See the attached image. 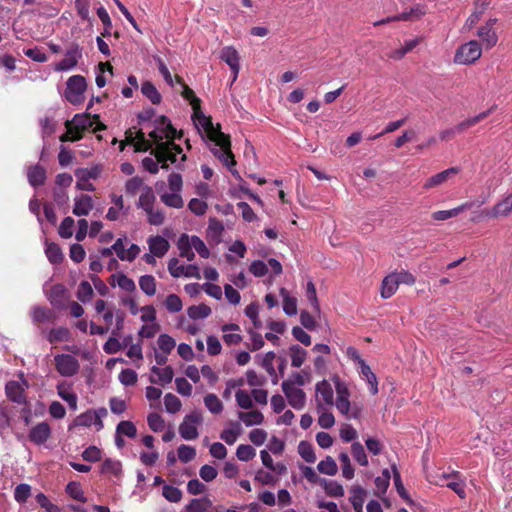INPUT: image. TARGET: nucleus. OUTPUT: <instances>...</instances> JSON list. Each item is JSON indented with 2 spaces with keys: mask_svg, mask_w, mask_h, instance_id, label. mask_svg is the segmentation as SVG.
Instances as JSON below:
<instances>
[{
  "mask_svg": "<svg viewBox=\"0 0 512 512\" xmlns=\"http://www.w3.org/2000/svg\"><path fill=\"white\" fill-rule=\"evenodd\" d=\"M153 130L149 133L152 140L154 149L150 154L163 162L165 169L168 168V163H177V156L181 155V161L186 160L185 154L182 153V148L174 143L175 139H181L182 133L178 132L173 127L171 121L166 116H159L153 122Z\"/></svg>",
  "mask_w": 512,
  "mask_h": 512,
  "instance_id": "1",
  "label": "nucleus"
},
{
  "mask_svg": "<svg viewBox=\"0 0 512 512\" xmlns=\"http://www.w3.org/2000/svg\"><path fill=\"white\" fill-rule=\"evenodd\" d=\"M192 119L195 127L201 133L202 138L206 137L214 143L210 148L215 157L225 165L234 176H239L238 172L233 169L236 162L231 151V141L227 134H224L220 126L215 127L210 117H207L200 109L196 107L193 110Z\"/></svg>",
  "mask_w": 512,
  "mask_h": 512,
  "instance_id": "2",
  "label": "nucleus"
},
{
  "mask_svg": "<svg viewBox=\"0 0 512 512\" xmlns=\"http://www.w3.org/2000/svg\"><path fill=\"white\" fill-rule=\"evenodd\" d=\"M482 55V47L479 41L470 40L460 45L454 55V63L459 65H471Z\"/></svg>",
  "mask_w": 512,
  "mask_h": 512,
  "instance_id": "3",
  "label": "nucleus"
},
{
  "mask_svg": "<svg viewBox=\"0 0 512 512\" xmlns=\"http://www.w3.org/2000/svg\"><path fill=\"white\" fill-rule=\"evenodd\" d=\"M492 111H493V108H490L487 111L481 112L474 117L468 118V119L458 123L456 126H454L452 128L442 130L439 133V139L441 141H448V140L452 139L456 134L462 133L466 129L476 125L481 120L485 119L487 116H489L491 114Z\"/></svg>",
  "mask_w": 512,
  "mask_h": 512,
  "instance_id": "4",
  "label": "nucleus"
},
{
  "mask_svg": "<svg viewBox=\"0 0 512 512\" xmlns=\"http://www.w3.org/2000/svg\"><path fill=\"white\" fill-rule=\"evenodd\" d=\"M497 18H489L483 25H481L476 32L480 39L481 47L489 50L495 47L498 43V35L495 29Z\"/></svg>",
  "mask_w": 512,
  "mask_h": 512,
  "instance_id": "5",
  "label": "nucleus"
},
{
  "mask_svg": "<svg viewBox=\"0 0 512 512\" xmlns=\"http://www.w3.org/2000/svg\"><path fill=\"white\" fill-rule=\"evenodd\" d=\"M85 89L86 81L83 76H71L67 81L65 97L70 103L79 104L83 100V93Z\"/></svg>",
  "mask_w": 512,
  "mask_h": 512,
  "instance_id": "6",
  "label": "nucleus"
},
{
  "mask_svg": "<svg viewBox=\"0 0 512 512\" xmlns=\"http://www.w3.org/2000/svg\"><path fill=\"white\" fill-rule=\"evenodd\" d=\"M201 413L194 411L184 417L183 422L179 426V434L185 440H194L198 437L197 425L202 422Z\"/></svg>",
  "mask_w": 512,
  "mask_h": 512,
  "instance_id": "7",
  "label": "nucleus"
},
{
  "mask_svg": "<svg viewBox=\"0 0 512 512\" xmlns=\"http://www.w3.org/2000/svg\"><path fill=\"white\" fill-rule=\"evenodd\" d=\"M107 416V409L102 407L95 411L88 410L79 416H77L74 420L75 426L82 427H90L94 424L97 427V430H101L103 428L102 418Z\"/></svg>",
  "mask_w": 512,
  "mask_h": 512,
  "instance_id": "8",
  "label": "nucleus"
},
{
  "mask_svg": "<svg viewBox=\"0 0 512 512\" xmlns=\"http://www.w3.org/2000/svg\"><path fill=\"white\" fill-rule=\"evenodd\" d=\"M281 387L290 406L296 410L304 408L306 394L301 388L295 387L294 383L290 381H283Z\"/></svg>",
  "mask_w": 512,
  "mask_h": 512,
  "instance_id": "9",
  "label": "nucleus"
},
{
  "mask_svg": "<svg viewBox=\"0 0 512 512\" xmlns=\"http://www.w3.org/2000/svg\"><path fill=\"white\" fill-rule=\"evenodd\" d=\"M512 213V192L498 201L492 208L485 209L481 215L488 219L507 217Z\"/></svg>",
  "mask_w": 512,
  "mask_h": 512,
  "instance_id": "10",
  "label": "nucleus"
},
{
  "mask_svg": "<svg viewBox=\"0 0 512 512\" xmlns=\"http://www.w3.org/2000/svg\"><path fill=\"white\" fill-rule=\"evenodd\" d=\"M82 57V50L78 44L73 43L65 53V57L55 64V71H69L77 66Z\"/></svg>",
  "mask_w": 512,
  "mask_h": 512,
  "instance_id": "11",
  "label": "nucleus"
},
{
  "mask_svg": "<svg viewBox=\"0 0 512 512\" xmlns=\"http://www.w3.org/2000/svg\"><path fill=\"white\" fill-rule=\"evenodd\" d=\"M28 387L26 380L19 381H9L5 386V393L9 400L17 404H26L27 399L25 395V388Z\"/></svg>",
  "mask_w": 512,
  "mask_h": 512,
  "instance_id": "12",
  "label": "nucleus"
},
{
  "mask_svg": "<svg viewBox=\"0 0 512 512\" xmlns=\"http://www.w3.org/2000/svg\"><path fill=\"white\" fill-rule=\"evenodd\" d=\"M352 359L358 363V371L363 379L369 385V390L372 395L378 393V381L376 375L372 372L370 366L359 356V354H351Z\"/></svg>",
  "mask_w": 512,
  "mask_h": 512,
  "instance_id": "13",
  "label": "nucleus"
},
{
  "mask_svg": "<svg viewBox=\"0 0 512 512\" xmlns=\"http://www.w3.org/2000/svg\"><path fill=\"white\" fill-rule=\"evenodd\" d=\"M55 363L57 371L63 376H72L79 370V363L72 354H57Z\"/></svg>",
  "mask_w": 512,
  "mask_h": 512,
  "instance_id": "14",
  "label": "nucleus"
},
{
  "mask_svg": "<svg viewBox=\"0 0 512 512\" xmlns=\"http://www.w3.org/2000/svg\"><path fill=\"white\" fill-rule=\"evenodd\" d=\"M333 389L331 384L322 380L316 384V405L317 411H321L324 409V405H332L333 404Z\"/></svg>",
  "mask_w": 512,
  "mask_h": 512,
  "instance_id": "15",
  "label": "nucleus"
},
{
  "mask_svg": "<svg viewBox=\"0 0 512 512\" xmlns=\"http://www.w3.org/2000/svg\"><path fill=\"white\" fill-rule=\"evenodd\" d=\"M487 201L486 198H483L481 201L477 202L478 206H481L485 204ZM474 205H476V202H465L453 209L450 210H439L432 213L431 217L433 220L436 221H445L447 219L453 218L458 216L460 213L464 212L465 210L471 209Z\"/></svg>",
  "mask_w": 512,
  "mask_h": 512,
  "instance_id": "16",
  "label": "nucleus"
},
{
  "mask_svg": "<svg viewBox=\"0 0 512 512\" xmlns=\"http://www.w3.org/2000/svg\"><path fill=\"white\" fill-rule=\"evenodd\" d=\"M491 0H473V11L466 19L463 29L471 30L489 8Z\"/></svg>",
  "mask_w": 512,
  "mask_h": 512,
  "instance_id": "17",
  "label": "nucleus"
},
{
  "mask_svg": "<svg viewBox=\"0 0 512 512\" xmlns=\"http://www.w3.org/2000/svg\"><path fill=\"white\" fill-rule=\"evenodd\" d=\"M51 436V428L47 422H41L31 428L28 439L35 445L44 444Z\"/></svg>",
  "mask_w": 512,
  "mask_h": 512,
  "instance_id": "18",
  "label": "nucleus"
},
{
  "mask_svg": "<svg viewBox=\"0 0 512 512\" xmlns=\"http://www.w3.org/2000/svg\"><path fill=\"white\" fill-rule=\"evenodd\" d=\"M220 58L230 67L231 72H235V76L239 74L240 56L238 51L234 47H223L220 52Z\"/></svg>",
  "mask_w": 512,
  "mask_h": 512,
  "instance_id": "19",
  "label": "nucleus"
},
{
  "mask_svg": "<svg viewBox=\"0 0 512 512\" xmlns=\"http://www.w3.org/2000/svg\"><path fill=\"white\" fill-rule=\"evenodd\" d=\"M458 173L459 169L457 167L448 168L440 173H437L429 177L424 183L423 188L429 190L434 187H438L447 182L451 177L455 176Z\"/></svg>",
  "mask_w": 512,
  "mask_h": 512,
  "instance_id": "20",
  "label": "nucleus"
},
{
  "mask_svg": "<svg viewBox=\"0 0 512 512\" xmlns=\"http://www.w3.org/2000/svg\"><path fill=\"white\" fill-rule=\"evenodd\" d=\"M93 209L92 197L87 194H81L74 198L73 214L75 216H87Z\"/></svg>",
  "mask_w": 512,
  "mask_h": 512,
  "instance_id": "21",
  "label": "nucleus"
},
{
  "mask_svg": "<svg viewBox=\"0 0 512 512\" xmlns=\"http://www.w3.org/2000/svg\"><path fill=\"white\" fill-rule=\"evenodd\" d=\"M443 478L447 480L443 485L453 490L461 499L466 497L465 481L460 479L459 472H453L452 475L443 474Z\"/></svg>",
  "mask_w": 512,
  "mask_h": 512,
  "instance_id": "22",
  "label": "nucleus"
},
{
  "mask_svg": "<svg viewBox=\"0 0 512 512\" xmlns=\"http://www.w3.org/2000/svg\"><path fill=\"white\" fill-rule=\"evenodd\" d=\"M147 242L150 252L159 258L163 257L170 247L169 242L162 236H151Z\"/></svg>",
  "mask_w": 512,
  "mask_h": 512,
  "instance_id": "23",
  "label": "nucleus"
},
{
  "mask_svg": "<svg viewBox=\"0 0 512 512\" xmlns=\"http://www.w3.org/2000/svg\"><path fill=\"white\" fill-rule=\"evenodd\" d=\"M27 179L31 186L37 187L45 183L46 170L41 165L30 166L27 170Z\"/></svg>",
  "mask_w": 512,
  "mask_h": 512,
  "instance_id": "24",
  "label": "nucleus"
},
{
  "mask_svg": "<svg viewBox=\"0 0 512 512\" xmlns=\"http://www.w3.org/2000/svg\"><path fill=\"white\" fill-rule=\"evenodd\" d=\"M240 327L237 324H225L222 326L223 341L227 345H236L242 341L239 333Z\"/></svg>",
  "mask_w": 512,
  "mask_h": 512,
  "instance_id": "25",
  "label": "nucleus"
},
{
  "mask_svg": "<svg viewBox=\"0 0 512 512\" xmlns=\"http://www.w3.org/2000/svg\"><path fill=\"white\" fill-rule=\"evenodd\" d=\"M399 287L396 275L393 273H390L387 275L381 285V296L384 299L390 298L392 295L395 294Z\"/></svg>",
  "mask_w": 512,
  "mask_h": 512,
  "instance_id": "26",
  "label": "nucleus"
},
{
  "mask_svg": "<svg viewBox=\"0 0 512 512\" xmlns=\"http://www.w3.org/2000/svg\"><path fill=\"white\" fill-rule=\"evenodd\" d=\"M70 124L75 128V131H78L83 136L84 131L92 128L94 120L89 114H76L73 119L70 120Z\"/></svg>",
  "mask_w": 512,
  "mask_h": 512,
  "instance_id": "27",
  "label": "nucleus"
},
{
  "mask_svg": "<svg viewBox=\"0 0 512 512\" xmlns=\"http://www.w3.org/2000/svg\"><path fill=\"white\" fill-rule=\"evenodd\" d=\"M212 501L207 497L194 498L185 506V512H209Z\"/></svg>",
  "mask_w": 512,
  "mask_h": 512,
  "instance_id": "28",
  "label": "nucleus"
},
{
  "mask_svg": "<svg viewBox=\"0 0 512 512\" xmlns=\"http://www.w3.org/2000/svg\"><path fill=\"white\" fill-rule=\"evenodd\" d=\"M151 372L154 375H157L158 379L155 380L154 378L151 377L150 381L152 383H159L161 385L170 383L172 381L173 375H174L173 369L169 366L164 367V368H159L157 366H153L151 369Z\"/></svg>",
  "mask_w": 512,
  "mask_h": 512,
  "instance_id": "29",
  "label": "nucleus"
},
{
  "mask_svg": "<svg viewBox=\"0 0 512 512\" xmlns=\"http://www.w3.org/2000/svg\"><path fill=\"white\" fill-rule=\"evenodd\" d=\"M426 14V8L423 5L417 4L400 14L396 15L398 21H412L421 18Z\"/></svg>",
  "mask_w": 512,
  "mask_h": 512,
  "instance_id": "30",
  "label": "nucleus"
},
{
  "mask_svg": "<svg viewBox=\"0 0 512 512\" xmlns=\"http://www.w3.org/2000/svg\"><path fill=\"white\" fill-rule=\"evenodd\" d=\"M177 247L180 251V256L187 258L188 261H192L195 258V254L192 251V244L190 237L187 234H182L177 242Z\"/></svg>",
  "mask_w": 512,
  "mask_h": 512,
  "instance_id": "31",
  "label": "nucleus"
},
{
  "mask_svg": "<svg viewBox=\"0 0 512 512\" xmlns=\"http://www.w3.org/2000/svg\"><path fill=\"white\" fill-rule=\"evenodd\" d=\"M141 93L151 101L152 104H159L162 100V96L150 81H145L141 85Z\"/></svg>",
  "mask_w": 512,
  "mask_h": 512,
  "instance_id": "32",
  "label": "nucleus"
},
{
  "mask_svg": "<svg viewBox=\"0 0 512 512\" xmlns=\"http://www.w3.org/2000/svg\"><path fill=\"white\" fill-rule=\"evenodd\" d=\"M66 288L61 285V284H57V285H54L50 292H49V295H48V299L50 301V303L54 306H61L65 299H66Z\"/></svg>",
  "mask_w": 512,
  "mask_h": 512,
  "instance_id": "33",
  "label": "nucleus"
},
{
  "mask_svg": "<svg viewBox=\"0 0 512 512\" xmlns=\"http://www.w3.org/2000/svg\"><path fill=\"white\" fill-rule=\"evenodd\" d=\"M155 195L150 187H145L139 197L137 206L142 208L145 212L154 207Z\"/></svg>",
  "mask_w": 512,
  "mask_h": 512,
  "instance_id": "34",
  "label": "nucleus"
},
{
  "mask_svg": "<svg viewBox=\"0 0 512 512\" xmlns=\"http://www.w3.org/2000/svg\"><path fill=\"white\" fill-rule=\"evenodd\" d=\"M238 417L246 426L260 425L264 421L263 414L258 410L239 412Z\"/></svg>",
  "mask_w": 512,
  "mask_h": 512,
  "instance_id": "35",
  "label": "nucleus"
},
{
  "mask_svg": "<svg viewBox=\"0 0 512 512\" xmlns=\"http://www.w3.org/2000/svg\"><path fill=\"white\" fill-rule=\"evenodd\" d=\"M391 469H392V473H393V480H394V485H395V488L399 494V496L404 499L408 504H412L413 501L412 499L409 497L403 483H402V480H401V475H400V472L398 471L397 469V466L396 464H392L391 466Z\"/></svg>",
  "mask_w": 512,
  "mask_h": 512,
  "instance_id": "36",
  "label": "nucleus"
},
{
  "mask_svg": "<svg viewBox=\"0 0 512 512\" xmlns=\"http://www.w3.org/2000/svg\"><path fill=\"white\" fill-rule=\"evenodd\" d=\"M211 314V308L206 304L190 306L187 309V315L192 320L205 319Z\"/></svg>",
  "mask_w": 512,
  "mask_h": 512,
  "instance_id": "37",
  "label": "nucleus"
},
{
  "mask_svg": "<svg viewBox=\"0 0 512 512\" xmlns=\"http://www.w3.org/2000/svg\"><path fill=\"white\" fill-rule=\"evenodd\" d=\"M100 471L102 474H111L118 477L122 473V464L118 460L107 458L102 463Z\"/></svg>",
  "mask_w": 512,
  "mask_h": 512,
  "instance_id": "38",
  "label": "nucleus"
},
{
  "mask_svg": "<svg viewBox=\"0 0 512 512\" xmlns=\"http://www.w3.org/2000/svg\"><path fill=\"white\" fill-rule=\"evenodd\" d=\"M101 173V169L98 166L92 168H78L75 170V176L77 180L87 182L91 179H97Z\"/></svg>",
  "mask_w": 512,
  "mask_h": 512,
  "instance_id": "39",
  "label": "nucleus"
},
{
  "mask_svg": "<svg viewBox=\"0 0 512 512\" xmlns=\"http://www.w3.org/2000/svg\"><path fill=\"white\" fill-rule=\"evenodd\" d=\"M280 294L283 297V310L289 315L293 316L297 313V300L294 297H290L285 288L280 289Z\"/></svg>",
  "mask_w": 512,
  "mask_h": 512,
  "instance_id": "40",
  "label": "nucleus"
},
{
  "mask_svg": "<svg viewBox=\"0 0 512 512\" xmlns=\"http://www.w3.org/2000/svg\"><path fill=\"white\" fill-rule=\"evenodd\" d=\"M365 490L361 486H354L351 490L350 501L356 512H362Z\"/></svg>",
  "mask_w": 512,
  "mask_h": 512,
  "instance_id": "41",
  "label": "nucleus"
},
{
  "mask_svg": "<svg viewBox=\"0 0 512 512\" xmlns=\"http://www.w3.org/2000/svg\"><path fill=\"white\" fill-rule=\"evenodd\" d=\"M326 494L330 497H342L344 489L341 484L334 480L323 479L321 482Z\"/></svg>",
  "mask_w": 512,
  "mask_h": 512,
  "instance_id": "42",
  "label": "nucleus"
},
{
  "mask_svg": "<svg viewBox=\"0 0 512 512\" xmlns=\"http://www.w3.org/2000/svg\"><path fill=\"white\" fill-rule=\"evenodd\" d=\"M161 201L168 207L180 209L184 202L179 192L163 193L160 195Z\"/></svg>",
  "mask_w": 512,
  "mask_h": 512,
  "instance_id": "43",
  "label": "nucleus"
},
{
  "mask_svg": "<svg viewBox=\"0 0 512 512\" xmlns=\"http://www.w3.org/2000/svg\"><path fill=\"white\" fill-rule=\"evenodd\" d=\"M139 287L147 296H153L156 293V280L152 275H143L139 278Z\"/></svg>",
  "mask_w": 512,
  "mask_h": 512,
  "instance_id": "44",
  "label": "nucleus"
},
{
  "mask_svg": "<svg viewBox=\"0 0 512 512\" xmlns=\"http://www.w3.org/2000/svg\"><path fill=\"white\" fill-rule=\"evenodd\" d=\"M298 453L308 463H314L316 461L314 448L308 441H300L298 445Z\"/></svg>",
  "mask_w": 512,
  "mask_h": 512,
  "instance_id": "45",
  "label": "nucleus"
},
{
  "mask_svg": "<svg viewBox=\"0 0 512 512\" xmlns=\"http://www.w3.org/2000/svg\"><path fill=\"white\" fill-rule=\"evenodd\" d=\"M351 454L355 461L361 466L368 465V457L363 445L360 442H353L351 445Z\"/></svg>",
  "mask_w": 512,
  "mask_h": 512,
  "instance_id": "46",
  "label": "nucleus"
},
{
  "mask_svg": "<svg viewBox=\"0 0 512 512\" xmlns=\"http://www.w3.org/2000/svg\"><path fill=\"white\" fill-rule=\"evenodd\" d=\"M45 254L52 264H59L63 260L61 248L56 243H49L46 245Z\"/></svg>",
  "mask_w": 512,
  "mask_h": 512,
  "instance_id": "47",
  "label": "nucleus"
},
{
  "mask_svg": "<svg viewBox=\"0 0 512 512\" xmlns=\"http://www.w3.org/2000/svg\"><path fill=\"white\" fill-rule=\"evenodd\" d=\"M320 473L333 476L337 473L338 467L336 462L331 456H327L324 460L320 461L317 465Z\"/></svg>",
  "mask_w": 512,
  "mask_h": 512,
  "instance_id": "48",
  "label": "nucleus"
},
{
  "mask_svg": "<svg viewBox=\"0 0 512 512\" xmlns=\"http://www.w3.org/2000/svg\"><path fill=\"white\" fill-rule=\"evenodd\" d=\"M204 403L207 409L213 414H219L223 410V404L215 394H207L204 397Z\"/></svg>",
  "mask_w": 512,
  "mask_h": 512,
  "instance_id": "49",
  "label": "nucleus"
},
{
  "mask_svg": "<svg viewBox=\"0 0 512 512\" xmlns=\"http://www.w3.org/2000/svg\"><path fill=\"white\" fill-rule=\"evenodd\" d=\"M66 493L73 499L80 502H86V497L82 490L81 484L75 481H71L66 486Z\"/></svg>",
  "mask_w": 512,
  "mask_h": 512,
  "instance_id": "50",
  "label": "nucleus"
},
{
  "mask_svg": "<svg viewBox=\"0 0 512 512\" xmlns=\"http://www.w3.org/2000/svg\"><path fill=\"white\" fill-rule=\"evenodd\" d=\"M338 459L342 467L343 477L348 480L352 479L354 477V468L351 465L348 454L346 452H341Z\"/></svg>",
  "mask_w": 512,
  "mask_h": 512,
  "instance_id": "51",
  "label": "nucleus"
},
{
  "mask_svg": "<svg viewBox=\"0 0 512 512\" xmlns=\"http://www.w3.org/2000/svg\"><path fill=\"white\" fill-rule=\"evenodd\" d=\"M135 136V151L136 152H146L148 150H152L153 144L152 140H147L145 138L144 132L141 130L134 133Z\"/></svg>",
  "mask_w": 512,
  "mask_h": 512,
  "instance_id": "52",
  "label": "nucleus"
},
{
  "mask_svg": "<svg viewBox=\"0 0 512 512\" xmlns=\"http://www.w3.org/2000/svg\"><path fill=\"white\" fill-rule=\"evenodd\" d=\"M116 433L120 435H125L129 438L136 437L137 429L133 422L129 420H124L118 423L116 427Z\"/></svg>",
  "mask_w": 512,
  "mask_h": 512,
  "instance_id": "53",
  "label": "nucleus"
},
{
  "mask_svg": "<svg viewBox=\"0 0 512 512\" xmlns=\"http://www.w3.org/2000/svg\"><path fill=\"white\" fill-rule=\"evenodd\" d=\"M223 231H224V226L219 220H217L215 218L209 219L207 235L210 238L219 240Z\"/></svg>",
  "mask_w": 512,
  "mask_h": 512,
  "instance_id": "54",
  "label": "nucleus"
},
{
  "mask_svg": "<svg viewBox=\"0 0 512 512\" xmlns=\"http://www.w3.org/2000/svg\"><path fill=\"white\" fill-rule=\"evenodd\" d=\"M58 395L68 403L72 410L77 409V396L73 392H70L64 385H58Z\"/></svg>",
  "mask_w": 512,
  "mask_h": 512,
  "instance_id": "55",
  "label": "nucleus"
},
{
  "mask_svg": "<svg viewBox=\"0 0 512 512\" xmlns=\"http://www.w3.org/2000/svg\"><path fill=\"white\" fill-rule=\"evenodd\" d=\"M31 495V487L28 484L21 483L14 490V499L22 504L25 503Z\"/></svg>",
  "mask_w": 512,
  "mask_h": 512,
  "instance_id": "56",
  "label": "nucleus"
},
{
  "mask_svg": "<svg viewBox=\"0 0 512 512\" xmlns=\"http://www.w3.org/2000/svg\"><path fill=\"white\" fill-rule=\"evenodd\" d=\"M164 405L166 411L173 414L178 412L182 406L180 399L172 393L165 395Z\"/></svg>",
  "mask_w": 512,
  "mask_h": 512,
  "instance_id": "57",
  "label": "nucleus"
},
{
  "mask_svg": "<svg viewBox=\"0 0 512 512\" xmlns=\"http://www.w3.org/2000/svg\"><path fill=\"white\" fill-rule=\"evenodd\" d=\"M74 224L75 221L72 217H65L59 226V235L65 239L72 237Z\"/></svg>",
  "mask_w": 512,
  "mask_h": 512,
  "instance_id": "58",
  "label": "nucleus"
},
{
  "mask_svg": "<svg viewBox=\"0 0 512 512\" xmlns=\"http://www.w3.org/2000/svg\"><path fill=\"white\" fill-rule=\"evenodd\" d=\"M147 423L154 432H160L165 428V421L158 413H150L147 417Z\"/></svg>",
  "mask_w": 512,
  "mask_h": 512,
  "instance_id": "59",
  "label": "nucleus"
},
{
  "mask_svg": "<svg viewBox=\"0 0 512 512\" xmlns=\"http://www.w3.org/2000/svg\"><path fill=\"white\" fill-rule=\"evenodd\" d=\"M233 425L235 426V429H225L220 434V438L223 441H225L228 445H233L236 442L237 437L240 433V424L236 422Z\"/></svg>",
  "mask_w": 512,
  "mask_h": 512,
  "instance_id": "60",
  "label": "nucleus"
},
{
  "mask_svg": "<svg viewBox=\"0 0 512 512\" xmlns=\"http://www.w3.org/2000/svg\"><path fill=\"white\" fill-rule=\"evenodd\" d=\"M255 455H256V450L250 445L241 444L238 446V448L236 450V456L241 461L247 462V461L251 460L252 458H254Z\"/></svg>",
  "mask_w": 512,
  "mask_h": 512,
  "instance_id": "61",
  "label": "nucleus"
},
{
  "mask_svg": "<svg viewBox=\"0 0 512 512\" xmlns=\"http://www.w3.org/2000/svg\"><path fill=\"white\" fill-rule=\"evenodd\" d=\"M166 309L171 313H177L182 310V301L180 297L176 294H170L166 297L164 303Z\"/></svg>",
  "mask_w": 512,
  "mask_h": 512,
  "instance_id": "62",
  "label": "nucleus"
},
{
  "mask_svg": "<svg viewBox=\"0 0 512 512\" xmlns=\"http://www.w3.org/2000/svg\"><path fill=\"white\" fill-rule=\"evenodd\" d=\"M188 208L193 214L202 216L206 213L208 205L201 199L193 198L189 201Z\"/></svg>",
  "mask_w": 512,
  "mask_h": 512,
  "instance_id": "63",
  "label": "nucleus"
},
{
  "mask_svg": "<svg viewBox=\"0 0 512 512\" xmlns=\"http://www.w3.org/2000/svg\"><path fill=\"white\" fill-rule=\"evenodd\" d=\"M36 501L40 507L47 512H61L60 508L56 504H53L44 493H38L36 495Z\"/></svg>",
  "mask_w": 512,
  "mask_h": 512,
  "instance_id": "64",
  "label": "nucleus"
}]
</instances>
